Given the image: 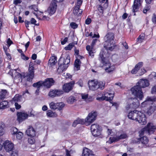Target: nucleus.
<instances>
[{
    "label": "nucleus",
    "instance_id": "ea45409f",
    "mask_svg": "<svg viewBox=\"0 0 156 156\" xmlns=\"http://www.w3.org/2000/svg\"><path fill=\"white\" fill-rule=\"evenodd\" d=\"M107 8H105V6H104L103 5H102V4H100L98 5V9L100 13L101 14H103L104 13V10L107 9Z\"/></svg>",
    "mask_w": 156,
    "mask_h": 156
},
{
    "label": "nucleus",
    "instance_id": "e433bc0d",
    "mask_svg": "<svg viewBox=\"0 0 156 156\" xmlns=\"http://www.w3.org/2000/svg\"><path fill=\"white\" fill-rule=\"evenodd\" d=\"M156 107L154 105L150 106L147 111V114L149 115H151L155 110Z\"/></svg>",
    "mask_w": 156,
    "mask_h": 156
},
{
    "label": "nucleus",
    "instance_id": "680f3d73",
    "mask_svg": "<svg viewBox=\"0 0 156 156\" xmlns=\"http://www.w3.org/2000/svg\"><path fill=\"white\" fill-rule=\"evenodd\" d=\"M147 132V131H146V129H144V128L142 129L140 132V136H143L144 135V132Z\"/></svg>",
    "mask_w": 156,
    "mask_h": 156
},
{
    "label": "nucleus",
    "instance_id": "a19ab883",
    "mask_svg": "<svg viewBox=\"0 0 156 156\" xmlns=\"http://www.w3.org/2000/svg\"><path fill=\"white\" fill-rule=\"evenodd\" d=\"M7 93L6 90H2L0 92V98L1 100H3L5 98Z\"/></svg>",
    "mask_w": 156,
    "mask_h": 156
},
{
    "label": "nucleus",
    "instance_id": "4468645a",
    "mask_svg": "<svg viewBox=\"0 0 156 156\" xmlns=\"http://www.w3.org/2000/svg\"><path fill=\"white\" fill-rule=\"evenodd\" d=\"M3 144L4 148L7 151H12L14 147L13 144L9 140H6Z\"/></svg>",
    "mask_w": 156,
    "mask_h": 156
},
{
    "label": "nucleus",
    "instance_id": "4c0bfd02",
    "mask_svg": "<svg viewBox=\"0 0 156 156\" xmlns=\"http://www.w3.org/2000/svg\"><path fill=\"white\" fill-rule=\"evenodd\" d=\"M33 86L35 87L40 88L41 87L43 86V82L42 81L40 80L37 83L33 84Z\"/></svg>",
    "mask_w": 156,
    "mask_h": 156
},
{
    "label": "nucleus",
    "instance_id": "69168bd1",
    "mask_svg": "<svg viewBox=\"0 0 156 156\" xmlns=\"http://www.w3.org/2000/svg\"><path fill=\"white\" fill-rule=\"evenodd\" d=\"M68 39V38L67 37H65L63 40L61 41V43L62 44L64 45L67 42Z\"/></svg>",
    "mask_w": 156,
    "mask_h": 156
},
{
    "label": "nucleus",
    "instance_id": "603ef678",
    "mask_svg": "<svg viewBox=\"0 0 156 156\" xmlns=\"http://www.w3.org/2000/svg\"><path fill=\"white\" fill-rule=\"evenodd\" d=\"M107 94H105V93L104 94L102 95V96L101 97H98L97 98V100H98L99 101L102 100L103 101L104 100H105L106 101V97L108 96L107 95Z\"/></svg>",
    "mask_w": 156,
    "mask_h": 156
},
{
    "label": "nucleus",
    "instance_id": "ddd939ff",
    "mask_svg": "<svg viewBox=\"0 0 156 156\" xmlns=\"http://www.w3.org/2000/svg\"><path fill=\"white\" fill-rule=\"evenodd\" d=\"M149 134L153 133L156 130V126L153 125V123H148L146 127H144Z\"/></svg>",
    "mask_w": 156,
    "mask_h": 156
},
{
    "label": "nucleus",
    "instance_id": "dca6fc26",
    "mask_svg": "<svg viewBox=\"0 0 156 156\" xmlns=\"http://www.w3.org/2000/svg\"><path fill=\"white\" fill-rule=\"evenodd\" d=\"M156 101V98H153L152 97H147L146 100L142 103V105L143 107L147 106L148 105L152 104L154 101Z\"/></svg>",
    "mask_w": 156,
    "mask_h": 156
},
{
    "label": "nucleus",
    "instance_id": "c9c22d12",
    "mask_svg": "<svg viewBox=\"0 0 156 156\" xmlns=\"http://www.w3.org/2000/svg\"><path fill=\"white\" fill-rule=\"evenodd\" d=\"M70 57L69 55H68L66 58H64L63 62V63L65 66H66L68 67L69 65V62H70Z\"/></svg>",
    "mask_w": 156,
    "mask_h": 156
},
{
    "label": "nucleus",
    "instance_id": "cd10ccee",
    "mask_svg": "<svg viewBox=\"0 0 156 156\" xmlns=\"http://www.w3.org/2000/svg\"><path fill=\"white\" fill-rule=\"evenodd\" d=\"M22 96L23 95H20L18 94H16L12 98V101L15 103L20 102L21 101L22 99Z\"/></svg>",
    "mask_w": 156,
    "mask_h": 156
},
{
    "label": "nucleus",
    "instance_id": "f257e3e1",
    "mask_svg": "<svg viewBox=\"0 0 156 156\" xmlns=\"http://www.w3.org/2000/svg\"><path fill=\"white\" fill-rule=\"evenodd\" d=\"M128 118L138 122L141 125H144L147 123V118L145 114L141 112L134 110L129 112L128 115Z\"/></svg>",
    "mask_w": 156,
    "mask_h": 156
},
{
    "label": "nucleus",
    "instance_id": "5fc2aeb1",
    "mask_svg": "<svg viewBox=\"0 0 156 156\" xmlns=\"http://www.w3.org/2000/svg\"><path fill=\"white\" fill-rule=\"evenodd\" d=\"M151 20L154 24H156V13H154L153 14Z\"/></svg>",
    "mask_w": 156,
    "mask_h": 156
},
{
    "label": "nucleus",
    "instance_id": "aec40b11",
    "mask_svg": "<svg viewBox=\"0 0 156 156\" xmlns=\"http://www.w3.org/2000/svg\"><path fill=\"white\" fill-rule=\"evenodd\" d=\"M82 156H95V155L91 150L84 147L83 151Z\"/></svg>",
    "mask_w": 156,
    "mask_h": 156
},
{
    "label": "nucleus",
    "instance_id": "7ed1b4c3",
    "mask_svg": "<svg viewBox=\"0 0 156 156\" xmlns=\"http://www.w3.org/2000/svg\"><path fill=\"white\" fill-rule=\"evenodd\" d=\"M114 34L113 33L109 32L105 36L106 40L104 44V47L107 50L112 51L117 47V45L114 41Z\"/></svg>",
    "mask_w": 156,
    "mask_h": 156
},
{
    "label": "nucleus",
    "instance_id": "864d4df0",
    "mask_svg": "<svg viewBox=\"0 0 156 156\" xmlns=\"http://www.w3.org/2000/svg\"><path fill=\"white\" fill-rule=\"evenodd\" d=\"M70 25L71 27L73 29L77 28L78 27V25L75 22H71L70 23Z\"/></svg>",
    "mask_w": 156,
    "mask_h": 156
},
{
    "label": "nucleus",
    "instance_id": "f03ea898",
    "mask_svg": "<svg viewBox=\"0 0 156 156\" xmlns=\"http://www.w3.org/2000/svg\"><path fill=\"white\" fill-rule=\"evenodd\" d=\"M97 116V113L96 112L92 111L89 113L86 119L84 120L78 118L75 120L73 123L72 126L75 127L78 124L83 125L85 122H87L89 124L95 121Z\"/></svg>",
    "mask_w": 156,
    "mask_h": 156
},
{
    "label": "nucleus",
    "instance_id": "9d476101",
    "mask_svg": "<svg viewBox=\"0 0 156 156\" xmlns=\"http://www.w3.org/2000/svg\"><path fill=\"white\" fill-rule=\"evenodd\" d=\"M50 108L53 110L58 109L59 110H61L65 106V104L63 102L55 103L51 102L49 104Z\"/></svg>",
    "mask_w": 156,
    "mask_h": 156
},
{
    "label": "nucleus",
    "instance_id": "13d9d810",
    "mask_svg": "<svg viewBox=\"0 0 156 156\" xmlns=\"http://www.w3.org/2000/svg\"><path fill=\"white\" fill-rule=\"evenodd\" d=\"M133 143L139 144L140 143V142H141L140 140V138L134 139L133 140Z\"/></svg>",
    "mask_w": 156,
    "mask_h": 156
},
{
    "label": "nucleus",
    "instance_id": "49530a36",
    "mask_svg": "<svg viewBox=\"0 0 156 156\" xmlns=\"http://www.w3.org/2000/svg\"><path fill=\"white\" fill-rule=\"evenodd\" d=\"M101 3H103V6L106 7H108V0H98Z\"/></svg>",
    "mask_w": 156,
    "mask_h": 156
},
{
    "label": "nucleus",
    "instance_id": "72a5a7b5",
    "mask_svg": "<svg viewBox=\"0 0 156 156\" xmlns=\"http://www.w3.org/2000/svg\"><path fill=\"white\" fill-rule=\"evenodd\" d=\"M153 0H152L151 1V2L150 3H147L146 1L145 0L146 4L145 7L144 8V9L143 10V12L144 13L146 14L147 11L150 10L151 8V6L150 4L151 3Z\"/></svg>",
    "mask_w": 156,
    "mask_h": 156
},
{
    "label": "nucleus",
    "instance_id": "79ce46f5",
    "mask_svg": "<svg viewBox=\"0 0 156 156\" xmlns=\"http://www.w3.org/2000/svg\"><path fill=\"white\" fill-rule=\"evenodd\" d=\"M99 127H101L98 125L97 124H92L91 126L90 129L91 133L93 132L94 131L99 129Z\"/></svg>",
    "mask_w": 156,
    "mask_h": 156
},
{
    "label": "nucleus",
    "instance_id": "5701e85b",
    "mask_svg": "<svg viewBox=\"0 0 156 156\" xmlns=\"http://www.w3.org/2000/svg\"><path fill=\"white\" fill-rule=\"evenodd\" d=\"M140 140L144 147H146L149 146L147 145L149 142V139L146 136H144L140 138Z\"/></svg>",
    "mask_w": 156,
    "mask_h": 156
},
{
    "label": "nucleus",
    "instance_id": "c03bdc74",
    "mask_svg": "<svg viewBox=\"0 0 156 156\" xmlns=\"http://www.w3.org/2000/svg\"><path fill=\"white\" fill-rule=\"evenodd\" d=\"M105 83L102 82H98L97 81L98 89L100 88L101 90L105 88Z\"/></svg>",
    "mask_w": 156,
    "mask_h": 156
},
{
    "label": "nucleus",
    "instance_id": "37998d69",
    "mask_svg": "<svg viewBox=\"0 0 156 156\" xmlns=\"http://www.w3.org/2000/svg\"><path fill=\"white\" fill-rule=\"evenodd\" d=\"M76 101V100L75 97L72 96L69 97L67 99L68 103L70 104H72Z\"/></svg>",
    "mask_w": 156,
    "mask_h": 156
},
{
    "label": "nucleus",
    "instance_id": "f704fd0d",
    "mask_svg": "<svg viewBox=\"0 0 156 156\" xmlns=\"http://www.w3.org/2000/svg\"><path fill=\"white\" fill-rule=\"evenodd\" d=\"M28 8L29 9L32 10V12L34 14L35 13V12H37L39 11L38 9V6L36 5H31L29 6Z\"/></svg>",
    "mask_w": 156,
    "mask_h": 156
},
{
    "label": "nucleus",
    "instance_id": "3c124183",
    "mask_svg": "<svg viewBox=\"0 0 156 156\" xmlns=\"http://www.w3.org/2000/svg\"><path fill=\"white\" fill-rule=\"evenodd\" d=\"M145 37V34L144 33H141V34L137 38V40L138 41H142L144 39Z\"/></svg>",
    "mask_w": 156,
    "mask_h": 156
},
{
    "label": "nucleus",
    "instance_id": "7c9ffc66",
    "mask_svg": "<svg viewBox=\"0 0 156 156\" xmlns=\"http://www.w3.org/2000/svg\"><path fill=\"white\" fill-rule=\"evenodd\" d=\"M17 76L18 78H20L21 80V82L25 78H27V80L28 81V77H27V74H26V73H17Z\"/></svg>",
    "mask_w": 156,
    "mask_h": 156
},
{
    "label": "nucleus",
    "instance_id": "393cba45",
    "mask_svg": "<svg viewBox=\"0 0 156 156\" xmlns=\"http://www.w3.org/2000/svg\"><path fill=\"white\" fill-rule=\"evenodd\" d=\"M36 22V20L34 18H32L30 19V21L25 20L24 22L25 24L26 27L28 30H29V29H28V28L29 27V24H34Z\"/></svg>",
    "mask_w": 156,
    "mask_h": 156
},
{
    "label": "nucleus",
    "instance_id": "20e7f679",
    "mask_svg": "<svg viewBox=\"0 0 156 156\" xmlns=\"http://www.w3.org/2000/svg\"><path fill=\"white\" fill-rule=\"evenodd\" d=\"M130 90L132 94L136 97L138 98L140 100H141L143 98L144 96L142 89L138 85L136 84V86L131 89Z\"/></svg>",
    "mask_w": 156,
    "mask_h": 156
},
{
    "label": "nucleus",
    "instance_id": "39448f33",
    "mask_svg": "<svg viewBox=\"0 0 156 156\" xmlns=\"http://www.w3.org/2000/svg\"><path fill=\"white\" fill-rule=\"evenodd\" d=\"M34 67L33 62H30L29 64L28 72L27 73L28 81H31L34 77Z\"/></svg>",
    "mask_w": 156,
    "mask_h": 156
},
{
    "label": "nucleus",
    "instance_id": "423d86ee",
    "mask_svg": "<svg viewBox=\"0 0 156 156\" xmlns=\"http://www.w3.org/2000/svg\"><path fill=\"white\" fill-rule=\"evenodd\" d=\"M64 94V91L61 89H51L49 92L48 95L51 98L60 97Z\"/></svg>",
    "mask_w": 156,
    "mask_h": 156
},
{
    "label": "nucleus",
    "instance_id": "a211bd4d",
    "mask_svg": "<svg viewBox=\"0 0 156 156\" xmlns=\"http://www.w3.org/2000/svg\"><path fill=\"white\" fill-rule=\"evenodd\" d=\"M136 84L140 86L142 89V88L148 87L149 85V83L147 80L141 79Z\"/></svg>",
    "mask_w": 156,
    "mask_h": 156
},
{
    "label": "nucleus",
    "instance_id": "a878e982",
    "mask_svg": "<svg viewBox=\"0 0 156 156\" xmlns=\"http://www.w3.org/2000/svg\"><path fill=\"white\" fill-rule=\"evenodd\" d=\"M133 100H134L135 101L132 102V104L129 105V108H136L138 107L140 105L139 101L136 98H133Z\"/></svg>",
    "mask_w": 156,
    "mask_h": 156
},
{
    "label": "nucleus",
    "instance_id": "de8ad7c7",
    "mask_svg": "<svg viewBox=\"0 0 156 156\" xmlns=\"http://www.w3.org/2000/svg\"><path fill=\"white\" fill-rule=\"evenodd\" d=\"M8 102L6 101H2L0 103V109H4L7 106V104H8Z\"/></svg>",
    "mask_w": 156,
    "mask_h": 156
},
{
    "label": "nucleus",
    "instance_id": "c85d7f7f",
    "mask_svg": "<svg viewBox=\"0 0 156 156\" xmlns=\"http://www.w3.org/2000/svg\"><path fill=\"white\" fill-rule=\"evenodd\" d=\"M102 129L101 127H99V129H96L92 133L93 135L95 137H97L101 135Z\"/></svg>",
    "mask_w": 156,
    "mask_h": 156
},
{
    "label": "nucleus",
    "instance_id": "338daca9",
    "mask_svg": "<svg viewBox=\"0 0 156 156\" xmlns=\"http://www.w3.org/2000/svg\"><path fill=\"white\" fill-rule=\"evenodd\" d=\"M77 83L80 87H82L83 86V81L81 79L79 80L77 82Z\"/></svg>",
    "mask_w": 156,
    "mask_h": 156
},
{
    "label": "nucleus",
    "instance_id": "a18cd8bd",
    "mask_svg": "<svg viewBox=\"0 0 156 156\" xmlns=\"http://www.w3.org/2000/svg\"><path fill=\"white\" fill-rule=\"evenodd\" d=\"M74 43H70L65 47L64 49L66 50H70L73 48V47L74 48Z\"/></svg>",
    "mask_w": 156,
    "mask_h": 156
},
{
    "label": "nucleus",
    "instance_id": "2f4dec72",
    "mask_svg": "<svg viewBox=\"0 0 156 156\" xmlns=\"http://www.w3.org/2000/svg\"><path fill=\"white\" fill-rule=\"evenodd\" d=\"M105 94H107L108 96L106 97V101L111 102L112 101L113 97L114 96V93H111L108 92H105Z\"/></svg>",
    "mask_w": 156,
    "mask_h": 156
},
{
    "label": "nucleus",
    "instance_id": "b1692460",
    "mask_svg": "<svg viewBox=\"0 0 156 156\" xmlns=\"http://www.w3.org/2000/svg\"><path fill=\"white\" fill-rule=\"evenodd\" d=\"M80 6L79 5H76L73 9V13L75 15L80 16L82 15V11L80 9Z\"/></svg>",
    "mask_w": 156,
    "mask_h": 156
},
{
    "label": "nucleus",
    "instance_id": "6e6552de",
    "mask_svg": "<svg viewBox=\"0 0 156 156\" xmlns=\"http://www.w3.org/2000/svg\"><path fill=\"white\" fill-rule=\"evenodd\" d=\"M103 67L104 68L106 72L108 73H111L116 69L115 65H112L110 62H106L103 64Z\"/></svg>",
    "mask_w": 156,
    "mask_h": 156
},
{
    "label": "nucleus",
    "instance_id": "4d7b16f0",
    "mask_svg": "<svg viewBox=\"0 0 156 156\" xmlns=\"http://www.w3.org/2000/svg\"><path fill=\"white\" fill-rule=\"evenodd\" d=\"M12 134L13 135H15L17 133H18L19 132L18 131V130L17 129L16 127L12 128Z\"/></svg>",
    "mask_w": 156,
    "mask_h": 156
},
{
    "label": "nucleus",
    "instance_id": "0eeeda50",
    "mask_svg": "<svg viewBox=\"0 0 156 156\" xmlns=\"http://www.w3.org/2000/svg\"><path fill=\"white\" fill-rule=\"evenodd\" d=\"M57 8V5L56 2L52 1L51 2L50 6L48 8L47 11L49 15L52 16L56 12Z\"/></svg>",
    "mask_w": 156,
    "mask_h": 156
},
{
    "label": "nucleus",
    "instance_id": "1a4fd4ad",
    "mask_svg": "<svg viewBox=\"0 0 156 156\" xmlns=\"http://www.w3.org/2000/svg\"><path fill=\"white\" fill-rule=\"evenodd\" d=\"M74 84L75 82L72 81L63 85L62 87V90L64 91V93H68L71 90L73 89Z\"/></svg>",
    "mask_w": 156,
    "mask_h": 156
},
{
    "label": "nucleus",
    "instance_id": "bf43d9fd",
    "mask_svg": "<svg viewBox=\"0 0 156 156\" xmlns=\"http://www.w3.org/2000/svg\"><path fill=\"white\" fill-rule=\"evenodd\" d=\"M21 58L24 60H27L29 59V58L26 56L23 53L21 55Z\"/></svg>",
    "mask_w": 156,
    "mask_h": 156
},
{
    "label": "nucleus",
    "instance_id": "774afa93",
    "mask_svg": "<svg viewBox=\"0 0 156 156\" xmlns=\"http://www.w3.org/2000/svg\"><path fill=\"white\" fill-rule=\"evenodd\" d=\"M10 156H18V153L16 151H13L12 150Z\"/></svg>",
    "mask_w": 156,
    "mask_h": 156
},
{
    "label": "nucleus",
    "instance_id": "052dcab7",
    "mask_svg": "<svg viewBox=\"0 0 156 156\" xmlns=\"http://www.w3.org/2000/svg\"><path fill=\"white\" fill-rule=\"evenodd\" d=\"M100 57L101 60V63L103 64L107 62L105 61V58L104 57L103 54L101 55Z\"/></svg>",
    "mask_w": 156,
    "mask_h": 156
},
{
    "label": "nucleus",
    "instance_id": "6e6d98bb",
    "mask_svg": "<svg viewBox=\"0 0 156 156\" xmlns=\"http://www.w3.org/2000/svg\"><path fill=\"white\" fill-rule=\"evenodd\" d=\"M118 136L119 140L121 139H124L127 137V135L126 134H122L120 136Z\"/></svg>",
    "mask_w": 156,
    "mask_h": 156
},
{
    "label": "nucleus",
    "instance_id": "9b49d317",
    "mask_svg": "<svg viewBox=\"0 0 156 156\" xmlns=\"http://www.w3.org/2000/svg\"><path fill=\"white\" fill-rule=\"evenodd\" d=\"M43 82V86L46 88H50L55 83L53 79L51 78H47Z\"/></svg>",
    "mask_w": 156,
    "mask_h": 156
},
{
    "label": "nucleus",
    "instance_id": "473e14b6",
    "mask_svg": "<svg viewBox=\"0 0 156 156\" xmlns=\"http://www.w3.org/2000/svg\"><path fill=\"white\" fill-rule=\"evenodd\" d=\"M47 116L49 117H56L58 115L55 112H53L50 110H48L46 113Z\"/></svg>",
    "mask_w": 156,
    "mask_h": 156
},
{
    "label": "nucleus",
    "instance_id": "2eb2a0df",
    "mask_svg": "<svg viewBox=\"0 0 156 156\" xmlns=\"http://www.w3.org/2000/svg\"><path fill=\"white\" fill-rule=\"evenodd\" d=\"M17 115V120L19 122H22L27 119L28 115L27 113L21 112H18Z\"/></svg>",
    "mask_w": 156,
    "mask_h": 156
},
{
    "label": "nucleus",
    "instance_id": "412c9836",
    "mask_svg": "<svg viewBox=\"0 0 156 156\" xmlns=\"http://www.w3.org/2000/svg\"><path fill=\"white\" fill-rule=\"evenodd\" d=\"M143 65L142 62H139L135 66V67L131 71V73L132 74H135L137 73L138 71L141 68Z\"/></svg>",
    "mask_w": 156,
    "mask_h": 156
},
{
    "label": "nucleus",
    "instance_id": "09e8293b",
    "mask_svg": "<svg viewBox=\"0 0 156 156\" xmlns=\"http://www.w3.org/2000/svg\"><path fill=\"white\" fill-rule=\"evenodd\" d=\"M16 138L18 140H20L23 138V134L21 132L19 131L16 135Z\"/></svg>",
    "mask_w": 156,
    "mask_h": 156
},
{
    "label": "nucleus",
    "instance_id": "c756f323",
    "mask_svg": "<svg viewBox=\"0 0 156 156\" xmlns=\"http://www.w3.org/2000/svg\"><path fill=\"white\" fill-rule=\"evenodd\" d=\"M81 62L80 59L76 58L75 59L74 63V67L76 68L77 70L80 69V66Z\"/></svg>",
    "mask_w": 156,
    "mask_h": 156
},
{
    "label": "nucleus",
    "instance_id": "0e129e2a",
    "mask_svg": "<svg viewBox=\"0 0 156 156\" xmlns=\"http://www.w3.org/2000/svg\"><path fill=\"white\" fill-rule=\"evenodd\" d=\"M122 44L126 49H128L129 48V47L128 45V44L126 42H122Z\"/></svg>",
    "mask_w": 156,
    "mask_h": 156
},
{
    "label": "nucleus",
    "instance_id": "58836bf2",
    "mask_svg": "<svg viewBox=\"0 0 156 156\" xmlns=\"http://www.w3.org/2000/svg\"><path fill=\"white\" fill-rule=\"evenodd\" d=\"M119 140L118 136H116V137H111L109 139V143L111 144L113 142H116L119 141Z\"/></svg>",
    "mask_w": 156,
    "mask_h": 156
},
{
    "label": "nucleus",
    "instance_id": "f3484780",
    "mask_svg": "<svg viewBox=\"0 0 156 156\" xmlns=\"http://www.w3.org/2000/svg\"><path fill=\"white\" fill-rule=\"evenodd\" d=\"M88 85L90 89L95 90L98 89L97 81L94 80H89L88 82Z\"/></svg>",
    "mask_w": 156,
    "mask_h": 156
},
{
    "label": "nucleus",
    "instance_id": "f8f14e48",
    "mask_svg": "<svg viewBox=\"0 0 156 156\" xmlns=\"http://www.w3.org/2000/svg\"><path fill=\"white\" fill-rule=\"evenodd\" d=\"M142 0H134L132 6V12H137L142 3Z\"/></svg>",
    "mask_w": 156,
    "mask_h": 156
},
{
    "label": "nucleus",
    "instance_id": "6ab92c4d",
    "mask_svg": "<svg viewBox=\"0 0 156 156\" xmlns=\"http://www.w3.org/2000/svg\"><path fill=\"white\" fill-rule=\"evenodd\" d=\"M36 132L32 126H29L26 131L25 133L29 136H35Z\"/></svg>",
    "mask_w": 156,
    "mask_h": 156
},
{
    "label": "nucleus",
    "instance_id": "8fccbe9b",
    "mask_svg": "<svg viewBox=\"0 0 156 156\" xmlns=\"http://www.w3.org/2000/svg\"><path fill=\"white\" fill-rule=\"evenodd\" d=\"M30 138H29L28 139V143L31 144H34L35 141L34 136H30Z\"/></svg>",
    "mask_w": 156,
    "mask_h": 156
},
{
    "label": "nucleus",
    "instance_id": "e2e57ef3",
    "mask_svg": "<svg viewBox=\"0 0 156 156\" xmlns=\"http://www.w3.org/2000/svg\"><path fill=\"white\" fill-rule=\"evenodd\" d=\"M91 21V18H87L85 20V23L87 25H89Z\"/></svg>",
    "mask_w": 156,
    "mask_h": 156
},
{
    "label": "nucleus",
    "instance_id": "bb28decb",
    "mask_svg": "<svg viewBox=\"0 0 156 156\" xmlns=\"http://www.w3.org/2000/svg\"><path fill=\"white\" fill-rule=\"evenodd\" d=\"M57 62V57L55 56H52L49 60V63L51 66L55 65Z\"/></svg>",
    "mask_w": 156,
    "mask_h": 156
},
{
    "label": "nucleus",
    "instance_id": "4be33fe9",
    "mask_svg": "<svg viewBox=\"0 0 156 156\" xmlns=\"http://www.w3.org/2000/svg\"><path fill=\"white\" fill-rule=\"evenodd\" d=\"M61 60L60 59L58 62V64L59 65L58 67V70L60 72H62L63 71H65L68 67L62 62H61Z\"/></svg>",
    "mask_w": 156,
    "mask_h": 156
}]
</instances>
